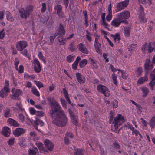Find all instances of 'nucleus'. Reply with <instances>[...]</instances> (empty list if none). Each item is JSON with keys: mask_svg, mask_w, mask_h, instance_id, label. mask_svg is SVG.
Segmentation results:
<instances>
[{"mask_svg": "<svg viewBox=\"0 0 155 155\" xmlns=\"http://www.w3.org/2000/svg\"><path fill=\"white\" fill-rule=\"evenodd\" d=\"M51 105L52 107L50 113L52 117V123L58 127H64L67 124L68 119L64 111L60 110L61 106L53 98Z\"/></svg>", "mask_w": 155, "mask_h": 155, "instance_id": "obj_1", "label": "nucleus"}, {"mask_svg": "<svg viewBox=\"0 0 155 155\" xmlns=\"http://www.w3.org/2000/svg\"><path fill=\"white\" fill-rule=\"evenodd\" d=\"M58 34L59 35L58 40L61 45H64L65 43L66 39H69L72 38L74 34H73L70 35L68 37L64 39L63 36L65 34V30L63 25L60 24L58 31Z\"/></svg>", "mask_w": 155, "mask_h": 155, "instance_id": "obj_2", "label": "nucleus"}, {"mask_svg": "<svg viewBox=\"0 0 155 155\" xmlns=\"http://www.w3.org/2000/svg\"><path fill=\"white\" fill-rule=\"evenodd\" d=\"M33 7L31 5L28 6L24 8H21L19 10V15L23 18L26 19L29 16L30 12L32 10Z\"/></svg>", "mask_w": 155, "mask_h": 155, "instance_id": "obj_3", "label": "nucleus"}, {"mask_svg": "<svg viewBox=\"0 0 155 155\" xmlns=\"http://www.w3.org/2000/svg\"><path fill=\"white\" fill-rule=\"evenodd\" d=\"M11 92L12 94L11 96V98L13 100H18L19 96H22L23 93L22 90L15 88L12 89Z\"/></svg>", "mask_w": 155, "mask_h": 155, "instance_id": "obj_4", "label": "nucleus"}, {"mask_svg": "<svg viewBox=\"0 0 155 155\" xmlns=\"http://www.w3.org/2000/svg\"><path fill=\"white\" fill-rule=\"evenodd\" d=\"M97 90L99 92L103 94L106 97H109L110 95V91L104 85H98Z\"/></svg>", "mask_w": 155, "mask_h": 155, "instance_id": "obj_5", "label": "nucleus"}, {"mask_svg": "<svg viewBox=\"0 0 155 155\" xmlns=\"http://www.w3.org/2000/svg\"><path fill=\"white\" fill-rule=\"evenodd\" d=\"M129 0H126L117 4V5L116 12H118L125 8L129 4Z\"/></svg>", "mask_w": 155, "mask_h": 155, "instance_id": "obj_6", "label": "nucleus"}, {"mask_svg": "<svg viewBox=\"0 0 155 155\" xmlns=\"http://www.w3.org/2000/svg\"><path fill=\"white\" fill-rule=\"evenodd\" d=\"M28 45L26 41H20L17 42L16 45L17 50L19 51H22Z\"/></svg>", "mask_w": 155, "mask_h": 155, "instance_id": "obj_7", "label": "nucleus"}, {"mask_svg": "<svg viewBox=\"0 0 155 155\" xmlns=\"http://www.w3.org/2000/svg\"><path fill=\"white\" fill-rule=\"evenodd\" d=\"M124 119V117L121 114H118L117 116L114 117L113 123L114 124V126L116 129L118 128V123L123 120Z\"/></svg>", "mask_w": 155, "mask_h": 155, "instance_id": "obj_8", "label": "nucleus"}, {"mask_svg": "<svg viewBox=\"0 0 155 155\" xmlns=\"http://www.w3.org/2000/svg\"><path fill=\"white\" fill-rule=\"evenodd\" d=\"M130 12L128 11H125L120 14H118L117 17L121 21L124 20V19H128L130 17Z\"/></svg>", "mask_w": 155, "mask_h": 155, "instance_id": "obj_9", "label": "nucleus"}, {"mask_svg": "<svg viewBox=\"0 0 155 155\" xmlns=\"http://www.w3.org/2000/svg\"><path fill=\"white\" fill-rule=\"evenodd\" d=\"M44 143L46 148L49 151H51L53 149L54 144L49 140H45L44 141Z\"/></svg>", "mask_w": 155, "mask_h": 155, "instance_id": "obj_10", "label": "nucleus"}, {"mask_svg": "<svg viewBox=\"0 0 155 155\" xmlns=\"http://www.w3.org/2000/svg\"><path fill=\"white\" fill-rule=\"evenodd\" d=\"M127 23V22L125 20L121 21L120 19H119V18H117L114 19L112 21L111 24L112 25L115 27H117L120 25L121 23Z\"/></svg>", "mask_w": 155, "mask_h": 155, "instance_id": "obj_11", "label": "nucleus"}, {"mask_svg": "<svg viewBox=\"0 0 155 155\" xmlns=\"http://www.w3.org/2000/svg\"><path fill=\"white\" fill-rule=\"evenodd\" d=\"M76 79L77 81L80 84L84 83L86 81L85 78L82 74L79 73L76 74Z\"/></svg>", "mask_w": 155, "mask_h": 155, "instance_id": "obj_12", "label": "nucleus"}, {"mask_svg": "<svg viewBox=\"0 0 155 155\" xmlns=\"http://www.w3.org/2000/svg\"><path fill=\"white\" fill-rule=\"evenodd\" d=\"M33 60L34 64V70L37 73L40 72L41 70V68L38 59L35 58Z\"/></svg>", "mask_w": 155, "mask_h": 155, "instance_id": "obj_13", "label": "nucleus"}, {"mask_svg": "<svg viewBox=\"0 0 155 155\" xmlns=\"http://www.w3.org/2000/svg\"><path fill=\"white\" fill-rule=\"evenodd\" d=\"M151 81L149 83V85L151 90L153 89L154 85L155 84V69L151 74Z\"/></svg>", "mask_w": 155, "mask_h": 155, "instance_id": "obj_14", "label": "nucleus"}, {"mask_svg": "<svg viewBox=\"0 0 155 155\" xmlns=\"http://www.w3.org/2000/svg\"><path fill=\"white\" fill-rule=\"evenodd\" d=\"M10 91V89L3 88L0 91V97L2 98H5L8 95Z\"/></svg>", "mask_w": 155, "mask_h": 155, "instance_id": "obj_15", "label": "nucleus"}, {"mask_svg": "<svg viewBox=\"0 0 155 155\" xmlns=\"http://www.w3.org/2000/svg\"><path fill=\"white\" fill-rule=\"evenodd\" d=\"M77 47L81 52L86 54L88 53V51L85 46L82 43L78 44Z\"/></svg>", "mask_w": 155, "mask_h": 155, "instance_id": "obj_16", "label": "nucleus"}, {"mask_svg": "<svg viewBox=\"0 0 155 155\" xmlns=\"http://www.w3.org/2000/svg\"><path fill=\"white\" fill-rule=\"evenodd\" d=\"M2 133L4 136H9L11 133V130L8 127H4L2 130Z\"/></svg>", "mask_w": 155, "mask_h": 155, "instance_id": "obj_17", "label": "nucleus"}, {"mask_svg": "<svg viewBox=\"0 0 155 155\" xmlns=\"http://www.w3.org/2000/svg\"><path fill=\"white\" fill-rule=\"evenodd\" d=\"M25 132V130L22 128H17L13 131L14 135L16 136H20Z\"/></svg>", "mask_w": 155, "mask_h": 155, "instance_id": "obj_18", "label": "nucleus"}, {"mask_svg": "<svg viewBox=\"0 0 155 155\" xmlns=\"http://www.w3.org/2000/svg\"><path fill=\"white\" fill-rule=\"evenodd\" d=\"M29 155H38V151L35 147H32L28 150Z\"/></svg>", "mask_w": 155, "mask_h": 155, "instance_id": "obj_19", "label": "nucleus"}, {"mask_svg": "<svg viewBox=\"0 0 155 155\" xmlns=\"http://www.w3.org/2000/svg\"><path fill=\"white\" fill-rule=\"evenodd\" d=\"M8 123L10 125L15 127H17L19 126V123L16 120L12 118H9L8 120Z\"/></svg>", "mask_w": 155, "mask_h": 155, "instance_id": "obj_20", "label": "nucleus"}, {"mask_svg": "<svg viewBox=\"0 0 155 155\" xmlns=\"http://www.w3.org/2000/svg\"><path fill=\"white\" fill-rule=\"evenodd\" d=\"M36 145L41 153H46L47 152V150L43 148V145L41 143H36Z\"/></svg>", "mask_w": 155, "mask_h": 155, "instance_id": "obj_21", "label": "nucleus"}, {"mask_svg": "<svg viewBox=\"0 0 155 155\" xmlns=\"http://www.w3.org/2000/svg\"><path fill=\"white\" fill-rule=\"evenodd\" d=\"M13 108L14 110L17 111L18 112L19 111H23L24 110L21 104L19 103H17L16 104L15 107H13Z\"/></svg>", "mask_w": 155, "mask_h": 155, "instance_id": "obj_22", "label": "nucleus"}, {"mask_svg": "<svg viewBox=\"0 0 155 155\" xmlns=\"http://www.w3.org/2000/svg\"><path fill=\"white\" fill-rule=\"evenodd\" d=\"M55 9L57 11V13L58 15L59 16L61 17H63V15L61 11L62 9V7L61 5H57L55 8Z\"/></svg>", "mask_w": 155, "mask_h": 155, "instance_id": "obj_23", "label": "nucleus"}, {"mask_svg": "<svg viewBox=\"0 0 155 155\" xmlns=\"http://www.w3.org/2000/svg\"><path fill=\"white\" fill-rule=\"evenodd\" d=\"M63 91L64 97L66 98L67 101H68V102L69 104H70L71 105L73 106V105L71 102V101L68 96V92L67 90L65 88H64L63 89Z\"/></svg>", "mask_w": 155, "mask_h": 155, "instance_id": "obj_24", "label": "nucleus"}, {"mask_svg": "<svg viewBox=\"0 0 155 155\" xmlns=\"http://www.w3.org/2000/svg\"><path fill=\"white\" fill-rule=\"evenodd\" d=\"M145 70L146 72H148L149 71H150L153 68L152 64L150 62L146 63L144 65Z\"/></svg>", "mask_w": 155, "mask_h": 155, "instance_id": "obj_25", "label": "nucleus"}, {"mask_svg": "<svg viewBox=\"0 0 155 155\" xmlns=\"http://www.w3.org/2000/svg\"><path fill=\"white\" fill-rule=\"evenodd\" d=\"M89 59L91 68L94 70L96 69L97 68V63L96 61L91 58H90Z\"/></svg>", "mask_w": 155, "mask_h": 155, "instance_id": "obj_26", "label": "nucleus"}, {"mask_svg": "<svg viewBox=\"0 0 155 155\" xmlns=\"http://www.w3.org/2000/svg\"><path fill=\"white\" fill-rule=\"evenodd\" d=\"M6 17L7 19L9 21L12 22L14 21V18L10 12L9 11L6 12Z\"/></svg>", "mask_w": 155, "mask_h": 155, "instance_id": "obj_27", "label": "nucleus"}, {"mask_svg": "<svg viewBox=\"0 0 155 155\" xmlns=\"http://www.w3.org/2000/svg\"><path fill=\"white\" fill-rule=\"evenodd\" d=\"M68 49L71 52L75 51L76 48L74 42H72L70 44L68 47Z\"/></svg>", "mask_w": 155, "mask_h": 155, "instance_id": "obj_28", "label": "nucleus"}, {"mask_svg": "<svg viewBox=\"0 0 155 155\" xmlns=\"http://www.w3.org/2000/svg\"><path fill=\"white\" fill-rule=\"evenodd\" d=\"M141 91L143 93V97H145L148 94L149 91L146 87H143L141 88Z\"/></svg>", "mask_w": 155, "mask_h": 155, "instance_id": "obj_29", "label": "nucleus"}, {"mask_svg": "<svg viewBox=\"0 0 155 155\" xmlns=\"http://www.w3.org/2000/svg\"><path fill=\"white\" fill-rule=\"evenodd\" d=\"M75 56L74 55H70L67 56L66 60L68 63L72 62L74 60Z\"/></svg>", "mask_w": 155, "mask_h": 155, "instance_id": "obj_30", "label": "nucleus"}, {"mask_svg": "<svg viewBox=\"0 0 155 155\" xmlns=\"http://www.w3.org/2000/svg\"><path fill=\"white\" fill-rule=\"evenodd\" d=\"M31 91L34 95L37 97L40 96V94L39 92L35 87H32Z\"/></svg>", "mask_w": 155, "mask_h": 155, "instance_id": "obj_31", "label": "nucleus"}, {"mask_svg": "<svg viewBox=\"0 0 155 155\" xmlns=\"http://www.w3.org/2000/svg\"><path fill=\"white\" fill-rule=\"evenodd\" d=\"M87 61L86 59L82 60L79 63V66L81 68L85 67L87 64Z\"/></svg>", "mask_w": 155, "mask_h": 155, "instance_id": "obj_32", "label": "nucleus"}, {"mask_svg": "<svg viewBox=\"0 0 155 155\" xmlns=\"http://www.w3.org/2000/svg\"><path fill=\"white\" fill-rule=\"evenodd\" d=\"M34 123L36 125H40L41 127L44 124V123L42 120L38 118H36L35 119V120L34 121Z\"/></svg>", "mask_w": 155, "mask_h": 155, "instance_id": "obj_33", "label": "nucleus"}, {"mask_svg": "<svg viewBox=\"0 0 155 155\" xmlns=\"http://www.w3.org/2000/svg\"><path fill=\"white\" fill-rule=\"evenodd\" d=\"M139 21L141 23H144L147 21V20L145 17V15H139Z\"/></svg>", "mask_w": 155, "mask_h": 155, "instance_id": "obj_34", "label": "nucleus"}, {"mask_svg": "<svg viewBox=\"0 0 155 155\" xmlns=\"http://www.w3.org/2000/svg\"><path fill=\"white\" fill-rule=\"evenodd\" d=\"M38 56L39 58L41 60V61H43V62L45 63L46 62V61L45 60V59L43 56L42 53L41 52L39 51L38 53Z\"/></svg>", "mask_w": 155, "mask_h": 155, "instance_id": "obj_35", "label": "nucleus"}, {"mask_svg": "<svg viewBox=\"0 0 155 155\" xmlns=\"http://www.w3.org/2000/svg\"><path fill=\"white\" fill-rule=\"evenodd\" d=\"M137 45L135 44H132L128 47V49L129 51H134L136 49Z\"/></svg>", "mask_w": 155, "mask_h": 155, "instance_id": "obj_36", "label": "nucleus"}, {"mask_svg": "<svg viewBox=\"0 0 155 155\" xmlns=\"http://www.w3.org/2000/svg\"><path fill=\"white\" fill-rule=\"evenodd\" d=\"M71 117L74 124L75 125H77L78 121V118L77 117L74 115H71Z\"/></svg>", "mask_w": 155, "mask_h": 155, "instance_id": "obj_37", "label": "nucleus"}, {"mask_svg": "<svg viewBox=\"0 0 155 155\" xmlns=\"http://www.w3.org/2000/svg\"><path fill=\"white\" fill-rule=\"evenodd\" d=\"M34 83L39 89L44 87L43 83L40 81H37L35 80Z\"/></svg>", "mask_w": 155, "mask_h": 155, "instance_id": "obj_38", "label": "nucleus"}, {"mask_svg": "<svg viewBox=\"0 0 155 155\" xmlns=\"http://www.w3.org/2000/svg\"><path fill=\"white\" fill-rule=\"evenodd\" d=\"M75 151L74 153V155H83V151L81 149H75Z\"/></svg>", "mask_w": 155, "mask_h": 155, "instance_id": "obj_39", "label": "nucleus"}, {"mask_svg": "<svg viewBox=\"0 0 155 155\" xmlns=\"http://www.w3.org/2000/svg\"><path fill=\"white\" fill-rule=\"evenodd\" d=\"M101 25L103 26L107 29L109 30L107 27L109 26V25L106 22L105 19L101 21Z\"/></svg>", "mask_w": 155, "mask_h": 155, "instance_id": "obj_40", "label": "nucleus"}, {"mask_svg": "<svg viewBox=\"0 0 155 155\" xmlns=\"http://www.w3.org/2000/svg\"><path fill=\"white\" fill-rule=\"evenodd\" d=\"M130 33V28L129 27H126L124 28V34L125 36H129Z\"/></svg>", "mask_w": 155, "mask_h": 155, "instance_id": "obj_41", "label": "nucleus"}, {"mask_svg": "<svg viewBox=\"0 0 155 155\" xmlns=\"http://www.w3.org/2000/svg\"><path fill=\"white\" fill-rule=\"evenodd\" d=\"M18 118L20 122L23 123L25 121V117L21 113L18 114Z\"/></svg>", "mask_w": 155, "mask_h": 155, "instance_id": "obj_42", "label": "nucleus"}, {"mask_svg": "<svg viewBox=\"0 0 155 155\" xmlns=\"http://www.w3.org/2000/svg\"><path fill=\"white\" fill-rule=\"evenodd\" d=\"M16 70L18 71L19 73H22L24 72V67L22 65H20L19 68L17 67Z\"/></svg>", "mask_w": 155, "mask_h": 155, "instance_id": "obj_43", "label": "nucleus"}, {"mask_svg": "<svg viewBox=\"0 0 155 155\" xmlns=\"http://www.w3.org/2000/svg\"><path fill=\"white\" fill-rule=\"evenodd\" d=\"M147 78L146 77H144L139 79L138 82L140 84H141L143 83L144 81H147Z\"/></svg>", "mask_w": 155, "mask_h": 155, "instance_id": "obj_44", "label": "nucleus"}, {"mask_svg": "<svg viewBox=\"0 0 155 155\" xmlns=\"http://www.w3.org/2000/svg\"><path fill=\"white\" fill-rule=\"evenodd\" d=\"M113 147L117 149H119L120 148V145L116 141H114L113 142Z\"/></svg>", "mask_w": 155, "mask_h": 155, "instance_id": "obj_45", "label": "nucleus"}, {"mask_svg": "<svg viewBox=\"0 0 155 155\" xmlns=\"http://www.w3.org/2000/svg\"><path fill=\"white\" fill-rule=\"evenodd\" d=\"M111 36H113L114 38V39L115 41H116V40L117 39L118 41H119L120 39V35L118 33H116L115 35H111Z\"/></svg>", "mask_w": 155, "mask_h": 155, "instance_id": "obj_46", "label": "nucleus"}, {"mask_svg": "<svg viewBox=\"0 0 155 155\" xmlns=\"http://www.w3.org/2000/svg\"><path fill=\"white\" fill-rule=\"evenodd\" d=\"M4 116L6 117H10V110L7 109L4 112Z\"/></svg>", "mask_w": 155, "mask_h": 155, "instance_id": "obj_47", "label": "nucleus"}, {"mask_svg": "<svg viewBox=\"0 0 155 155\" xmlns=\"http://www.w3.org/2000/svg\"><path fill=\"white\" fill-rule=\"evenodd\" d=\"M112 78L113 80L114 83L116 85L117 84V77L115 73H113L112 75Z\"/></svg>", "mask_w": 155, "mask_h": 155, "instance_id": "obj_48", "label": "nucleus"}, {"mask_svg": "<svg viewBox=\"0 0 155 155\" xmlns=\"http://www.w3.org/2000/svg\"><path fill=\"white\" fill-rule=\"evenodd\" d=\"M139 15H145L144 13V9L142 6L140 5L139 9Z\"/></svg>", "mask_w": 155, "mask_h": 155, "instance_id": "obj_49", "label": "nucleus"}, {"mask_svg": "<svg viewBox=\"0 0 155 155\" xmlns=\"http://www.w3.org/2000/svg\"><path fill=\"white\" fill-rule=\"evenodd\" d=\"M150 124L152 128H154V127L155 125V120L153 117L150 122Z\"/></svg>", "mask_w": 155, "mask_h": 155, "instance_id": "obj_50", "label": "nucleus"}, {"mask_svg": "<svg viewBox=\"0 0 155 155\" xmlns=\"http://www.w3.org/2000/svg\"><path fill=\"white\" fill-rule=\"evenodd\" d=\"M44 113L41 111H36L35 115L39 117H42L44 115Z\"/></svg>", "mask_w": 155, "mask_h": 155, "instance_id": "obj_51", "label": "nucleus"}, {"mask_svg": "<svg viewBox=\"0 0 155 155\" xmlns=\"http://www.w3.org/2000/svg\"><path fill=\"white\" fill-rule=\"evenodd\" d=\"M4 29H2L0 31V39H2L5 37V33L4 32Z\"/></svg>", "mask_w": 155, "mask_h": 155, "instance_id": "obj_52", "label": "nucleus"}, {"mask_svg": "<svg viewBox=\"0 0 155 155\" xmlns=\"http://www.w3.org/2000/svg\"><path fill=\"white\" fill-rule=\"evenodd\" d=\"M29 110L30 113L32 115H35L36 111L34 108L33 107L30 108L29 109Z\"/></svg>", "mask_w": 155, "mask_h": 155, "instance_id": "obj_53", "label": "nucleus"}, {"mask_svg": "<svg viewBox=\"0 0 155 155\" xmlns=\"http://www.w3.org/2000/svg\"><path fill=\"white\" fill-rule=\"evenodd\" d=\"M122 73V78H123L126 79L127 77V74L124 71H121Z\"/></svg>", "mask_w": 155, "mask_h": 155, "instance_id": "obj_54", "label": "nucleus"}, {"mask_svg": "<svg viewBox=\"0 0 155 155\" xmlns=\"http://www.w3.org/2000/svg\"><path fill=\"white\" fill-rule=\"evenodd\" d=\"M14 63L15 69H17V67H18V65L19 63V60L17 58H16L15 59L14 62Z\"/></svg>", "mask_w": 155, "mask_h": 155, "instance_id": "obj_55", "label": "nucleus"}, {"mask_svg": "<svg viewBox=\"0 0 155 155\" xmlns=\"http://www.w3.org/2000/svg\"><path fill=\"white\" fill-rule=\"evenodd\" d=\"M9 82L8 80H5V85L3 88L9 89Z\"/></svg>", "mask_w": 155, "mask_h": 155, "instance_id": "obj_56", "label": "nucleus"}, {"mask_svg": "<svg viewBox=\"0 0 155 155\" xmlns=\"http://www.w3.org/2000/svg\"><path fill=\"white\" fill-rule=\"evenodd\" d=\"M21 53L25 57H28V53L26 49H25L22 51H21Z\"/></svg>", "mask_w": 155, "mask_h": 155, "instance_id": "obj_57", "label": "nucleus"}, {"mask_svg": "<svg viewBox=\"0 0 155 155\" xmlns=\"http://www.w3.org/2000/svg\"><path fill=\"white\" fill-rule=\"evenodd\" d=\"M8 144L10 146L13 145L14 143V139L13 138L10 139L8 141Z\"/></svg>", "mask_w": 155, "mask_h": 155, "instance_id": "obj_58", "label": "nucleus"}, {"mask_svg": "<svg viewBox=\"0 0 155 155\" xmlns=\"http://www.w3.org/2000/svg\"><path fill=\"white\" fill-rule=\"evenodd\" d=\"M87 34L86 35V37L89 41H91V34L88 32V31L87 30L86 31Z\"/></svg>", "mask_w": 155, "mask_h": 155, "instance_id": "obj_59", "label": "nucleus"}, {"mask_svg": "<svg viewBox=\"0 0 155 155\" xmlns=\"http://www.w3.org/2000/svg\"><path fill=\"white\" fill-rule=\"evenodd\" d=\"M78 64V63L76 62H74L72 64V68L74 70H76L77 68Z\"/></svg>", "mask_w": 155, "mask_h": 155, "instance_id": "obj_60", "label": "nucleus"}, {"mask_svg": "<svg viewBox=\"0 0 155 155\" xmlns=\"http://www.w3.org/2000/svg\"><path fill=\"white\" fill-rule=\"evenodd\" d=\"M112 14H108V15L106 17V20L107 21L109 22L111 19L112 18Z\"/></svg>", "mask_w": 155, "mask_h": 155, "instance_id": "obj_61", "label": "nucleus"}, {"mask_svg": "<svg viewBox=\"0 0 155 155\" xmlns=\"http://www.w3.org/2000/svg\"><path fill=\"white\" fill-rule=\"evenodd\" d=\"M42 8L41 9V12H44L46 9V4L45 3H43L42 4Z\"/></svg>", "mask_w": 155, "mask_h": 155, "instance_id": "obj_62", "label": "nucleus"}, {"mask_svg": "<svg viewBox=\"0 0 155 155\" xmlns=\"http://www.w3.org/2000/svg\"><path fill=\"white\" fill-rule=\"evenodd\" d=\"M55 88V86L53 84L49 86V91L51 92L53 91Z\"/></svg>", "mask_w": 155, "mask_h": 155, "instance_id": "obj_63", "label": "nucleus"}, {"mask_svg": "<svg viewBox=\"0 0 155 155\" xmlns=\"http://www.w3.org/2000/svg\"><path fill=\"white\" fill-rule=\"evenodd\" d=\"M118 102L117 100H115L113 103V106L114 108H116L118 106Z\"/></svg>", "mask_w": 155, "mask_h": 155, "instance_id": "obj_64", "label": "nucleus"}]
</instances>
